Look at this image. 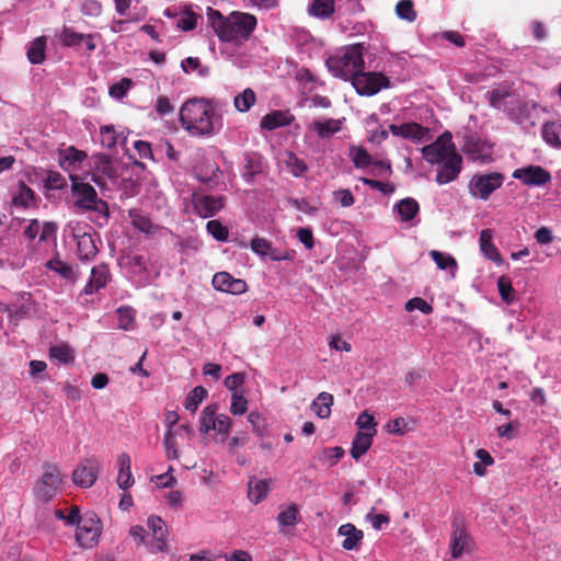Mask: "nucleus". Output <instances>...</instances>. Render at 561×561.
Instances as JSON below:
<instances>
[{
	"label": "nucleus",
	"instance_id": "9d476101",
	"mask_svg": "<svg viewBox=\"0 0 561 561\" xmlns=\"http://www.w3.org/2000/svg\"><path fill=\"white\" fill-rule=\"evenodd\" d=\"M449 131L443 133L434 142L422 148V156L431 164H440L451 151H457Z\"/></svg>",
	"mask_w": 561,
	"mask_h": 561
},
{
	"label": "nucleus",
	"instance_id": "dca6fc26",
	"mask_svg": "<svg viewBox=\"0 0 561 561\" xmlns=\"http://www.w3.org/2000/svg\"><path fill=\"white\" fill-rule=\"evenodd\" d=\"M147 525L153 537V541L147 545L148 550L151 553L164 551L167 548L165 536L168 533L165 523L158 516H150L147 519Z\"/></svg>",
	"mask_w": 561,
	"mask_h": 561
},
{
	"label": "nucleus",
	"instance_id": "aec40b11",
	"mask_svg": "<svg viewBox=\"0 0 561 561\" xmlns=\"http://www.w3.org/2000/svg\"><path fill=\"white\" fill-rule=\"evenodd\" d=\"M337 535L344 537L341 546L344 550H358L364 539V533L353 524L346 523L339 527Z\"/></svg>",
	"mask_w": 561,
	"mask_h": 561
},
{
	"label": "nucleus",
	"instance_id": "7c9ffc66",
	"mask_svg": "<svg viewBox=\"0 0 561 561\" xmlns=\"http://www.w3.org/2000/svg\"><path fill=\"white\" fill-rule=\"evenodd\" d=\"M248 496L250 501L257 504L267 496L270 482L267 480H256L252 478L248 483Z\"/></svg>",
	"mask_w": 561,
	"mask_h": 561
},
{
	"label": "nucleus",
	"instance_id": "c9c22d12",
	"mask_svg": "<svg viewBox=\"0 0 561 561\" xmlns=\"http://www.w3.org/2000/svg\"><path fill=\"white\" fill-rule=\"evenodd\" d=\"M312 128L317 131L320 138H328L342 129V121L334 118H328L323 122L314 121L312 123Z\"/></svg>",
	"mask_w": 561,
	"mask_h": 561
},
{
	"label": "nucleus",
	"instance_id": "052dcab7",
	"mask_svg": "<svg viewBox=\"0 0 561 561\" xmlns=\"http://www.w3.org/2000/svg\"><path fill=\"white\" fill-rule=\"evenodd\" d=\"M45 187L48 190H62L67 186V181L64 175L57 171H48L44 180Z\"/></svg>",
	"mask_w": 561,
	"mask_h": 561
},
{
	"label": "nucleus",
	"instance_id": "37998d69",
	"mask_svg": "<svg viewBox=\"0 0 561 561\" xmlns=\"http://www.w3.org/2000/svg\"><path fill=\"white\" fill-rule=\"evenodd\" d=\"M206 397L207 390L204 387H195L192 391L188 392L185 399V409L194 413Z\"/></svg>",
	"mask_w": 561,
	"mask_h": 561
},
{
	"label": "nucleus",
	"instance_id": "ddd939ff",
	"mask_svg": "<svg viewBox=\"0 0 561 561\" xmlns=\"http://www.w3.org/2000/svg\"><path fill=\"white\" fill-rule=\"evenodd\" d=\"M436 174V182L440 185L455 181L462 170V157L457 151L442 161Z\"/></svg>",
	"mask_w": 561,
	"mask_h": 561
},
{
	"label": "nucleus",
	"instance_id": "a211bd4d",
	"mask_svg": "<svg viewBox=\"0 0 561 561\" xmlns=\"http://www.w3.org/2000/svg\"><path fill=\"white\" fill-rule=\"evenodd\" d=\"M535 107V103H529L520 100L517 96H514L508 101V105L505 106L504 112L512 121L520 124L530 117V114Z\"/></svg>",
	"mask_w": 561,
	"mask_h": 561
},
{
	"label": "nucleus",
	"instance_id": "c85d7f7f",
	"mask_svg": "<svg viewBox=\"0 0 561 561\" xmlns=\"http://www.w3.org/2000/svg\"><path fill=\"white\" fill-rule=\"evenodd\" d=\"M489 104L496 110H503L508 105V101L514 98L508 87H497L486 93Z\"/></svg>",
	"mask_w": 561,
	"mask_h": 561
},
{
	"label": "nucleus",
	"instance_id": "864d4df0",
	"mask_svg": "<svg viewBox=\"0 0 561 561\" xmlns=\"http://www.w3.org/2000/svg\"><path fill=\"white\" fill-rule=\"evenodd\" d=\"M35 199V192L25 184L21 185L20 192L13 197V204L23 208L30 207Z\"/></svg>",
	"mask_w": 561,
	"mask_h": 561
},
{
	"label": "nucleus",
	"instance_id": "7ed1b4c3",
	"mask_svg": "<svg viewBox=\"0 0 561 561\" xmlns=\"http://www.w3.org/2000/svg\"><path fill=\"white\" fill-rule=\"evenodd\" d=\"M363 44H354L341 48L327 59L329 71L336 78L353 81L364 69Z\"/></svg>",
	"mask_w": 561,
	"mask_h": 561
},
{
	"label": "nucleus",
	"instance_id": "1a4fd4ad",
	"mask_svg": "<svg viewBox=\"0 0 561 561\" xmlns=\"http://www.w3.org/2000/svg\"><path fill=\"white\" fill-rule=\"evenodd\" d=\"M352 85L359 95L371 96L381 89L390 87V80L381 72L367 71L364 69L354 78Z\"/></svg>",
	"mask_w": 561,
	"mask_h": 561
},
{
	"label": "nucleus",
	"instance_id": "6e6d98bb",
	"mask_svg": "<svg viewBox=\"0 0 561 561\" xmlns=\"http://www.w3.org/2000/svg\"><path fill=\"white\" fill-rule=\"evenodd\" d=\"M248 410V400L240 391H234L231 394L230 412L233 415H242Z\"/></svg>",
	"mask_w": 561,
	"mask_h": 561
},
{
	"label": "nucleus",
	"instance_id": "412c9836",
	"mask_svg": "<svg viewBox=\"0 0 561 561\" xmlns=\"http://www.w3.org/2000/svg\"><path fill=\"white\" fill-rule=\"evenodd\" d=\"M295 116L288 111H273L261 118L260 125L263 129L274 130L279 127L289 126Z\"/></svg>",
	"mask_w": 561,
	"mask_h": 561
},
{
	"label": "nucleus",
	"instance_id": "5701e85b",
	"mask_svg": "<svg viewBox=\"0 0 561 561\" xmlns=\"http://www.w3.org/2000/svg\"><path fill=\"white\" fill-rule=\"evenodd\" d=\"M77 239V254L79 260L81 261H91L93 260L99 249L95 245V241L90 233L75 234Z\"/></svg>",
	"mask_w": 561,
	"mask_h": 561
},
{
	"label": "nucleus",
	"instance_id": "0eeeda50",
	"mask_svg": "<svg viewBox=\"0 0 561 561\" xmlns=\"http://www.w3.org/2000/svg\"><path fill=\"white\" fill-rule=\"evenodd\" d=\"M102 523L93 512L85 513L82 520L77 525L76 541L81 548H93L101 536Z\"/></svg>",
	"mask_w": 561,
	"mask_h": 561
},
{
	"label": "nucleus",
	"instance_id": "49530a36",
	"mask_svg": "<svg viewBox=\"0 0 561 561\" xmlns=\"http://www.w3.org/2000/svg\"><path fill=\"white\" fill-rule=\"evenodd\" d=\"M497 289H499L502 300L505 304L511 305L516 300L515 289L513 288L512 283L507 277H505V276L499 277Z\"/></svg>",
	"mask_w": 561,
	"mask_h": 561
},
{
	"label": "nucleus",
	"instance_id": "09e8293b",
	"mask_svg": "<svg viewBox=\"0 0 561 561\" xmlns=\"http://www.w3.org/2000/svg\"><path fill=\"white\" fill-rule=\"evenodd\" d=\"M397 15L408 22L416 20V12L412 0H400L396 5Z\"/></svg>",
	"mask_w": 561,
	"mask_h": 561
},
{
	"label": "nucleus",
	"instance_id": "cd10ccee",
	"mask_svg": "<svg viewBox=\"0 0 561 561\" xmlns=\"http://www.w3.org/2000/svg\"><path fill=\"white\" fill-rule=\"evenodd\" d=\"M542 139L554 148H561V118L546 122L541 128Z\"/></svg>",
	"mask_w": 561,
	"mask_h": 561
},
{
	"label": "nucleus",
	"instance_id": "a878e982",
	"mask_svg": "<svg viewBox=\"0 0 561 561\" xmlns=\"http://www.w3.org/2000/svg\"><path fill=\"white\" fill-rule=\"evenodd\" d=\"M118 476H117V484L121 489L127 490L134 484V477L131 474V461L130 457L126 453H122L118 458Z\"/></svg>",
	"mask_w": 561,
	"mask_h": 561
},
{
	"label": "nucleus",
	"instance_id": "680f3d73",
	"mask_svg": "<svg viewBox=\"0 0 561 561\" xmlns=\"http://www.w3.org/2000/svg\"><path fill=\"white\" fill-rule=\"evenodd\" d=\"M174 435L175 432L173 430H168L163 437V445L167 451V456L172 459H178L180 454L176 447Z\"/></svg>",
	"mask_w": 561,
	"mask_h": 561
},
{
	"label": "nucleus",
	"instance_id": "e2e57ef3",
	"mask_svg": "<svg viewBox=\"0 0 561 561\" xmlns=\"http://www.w3.org/2000/svg\"><path fill=\"white\" fill-rule=\"evenodd\" d=\"M233 276L227 272H218L213 276L211 284L216 290L227 293Z\"/></svg>",
	"mask_w": 561,
	"mask_h": 561
},
{
	"label": "nucleus",
	"instance_id": "f3484780",
	"mask_svg": "<svg viewBox=\"0 0 561 561\" xmlns=\"http://www.w3.org/2000/svg\"><path fill=\"white\" fill-rule=\"evenodd\" d=\"M147 525L153 537V541L147 545L148 550L151 553L164 551L167 548L165 536L168 533L165 523L158 516H150L147 519Z\"/></svg>",
	"mask_w": 561,
	"mask_h": 561
},
{
	"label": "nucleus",
	"instance_id": "ea45409f",
	"mask_svg": "<svg viewBox=\"0 0 561 561\" xmlns=\"http://www.w3.org/2000/svg\"><path fill=\"white\" fill-rule=\"evenodd\" d=\"M49 356L60 364H70L75 360L73 350L65 343L53 345L49 348Z\"/></svg>",
	"mask_w": 561,
	"mask_h": 561
},
{
	"label": "nucleus",
	"instance_id": "2eb2a0df",
	"mask_svg": "<svg viewBox=\"0 0 561 561\" xmlns=\"http://www.w3.org/2000/svg\"><path fill=\"white\" fill-rule=\"evenodd\" d=\"M389 130L393 136L410 139L415 142L424 141L430 134V129L427 127L415 122L404 123L401 125L391 124L389 126Z\"/></svg>",
	"mask_w": 561,
	"mask_h": 561
},
{
	"label": "nucleus",
	"instance_id": "c03bdc74",
	"mask_svg": "<svg viewBox=\"0 0 561 561\" xmlns=\"http://www.w3.org/2000/svg\"><path fill=\"white\" fill-rule=\"evenodd\" d=\"M46 265L66 279L76 280L77 278L72 266L59 259L49 260Z\"/></svg>",
	"mask_w": 561,
	"mask_h": 561
},
{
	"label": "nucleus",
	"instance_id": "f03ea898",
	"mask_svg": "<svg viewBox=\"0 0 561 561\" xmlns=\"http://www.w3.org/2000/svg\"><path fill=\"white\" fill-rule=\"evenodd\" d=\"M218 119L211 101L206 99L188 100L180 110L181 125L192 136L213 135Z\"/></svg>",
	"mask_w": 561,
	"mask_h": 561
},
{
	"label": "nucleus",
	"instance_id": "2f4dec72",
	"mask_svg": "<svg viewBox=\"0 0 561 561\" xmlns=\"http://www.w3.org/2000/svg\"><path fill=\"white\" fill-rule=\"evenodd\" d=\"M128 216L130 218V221H131V225L134 226L135 229L144 232V233H147V234H152L154 233L157 230H158V226H156L149 217H147L146 215L141 214L139 210L137 209H130L128 211Z\"/></svg>",
	"mask_w": 561,
	"mask_h": 561
},
{
	"label": "nucleus",
	"instance_id": "39448f33",
	"mask_svg": "<svg viewBox=\"0 0 561 561\" xmlns=\"http://www.w3.org/2000/svg\"><path fill=\"white\" fill-rule=\"evenodd\" d=\"M62 482L59 468L50 462L43 465V473L37 480L34 494L39 501L47 503L51 501L60 490Z\"/></svg>",
	"mask_w": 561,
	"mask_h": 561
},
{
	"label": "nucleus",
	"instance_id": "4468645a",
	"mask_svg": "<svg viewBox=\"0 0 561 561\" xmlns=\"http://www.w3.org/2000/svg\"><path fill=\"white\" fill-rule=\"evenodd\" d=\"M513 178L528 186H541L551 180L550 173L540 165H528L516 169L513 172Z\"/></svg>",
	"mask_w": 561,
	"mask_h": 561
},
{
	"label": "nucleus",
	"instance_id": "e433bc0d",
	"mask_svg": "<svg viewBox=\"0 0 561 561\" xmlns=\"http://www.w3.org/2000/svg\"><path fill=\"white\" fill-rule=\"evenodd\" d=\"M46 38L44 36L35 38L31 42L27 49V59L33 65H39L45 60Z\"/></svg>",
	"mask_w": 561,
	"mask_h": 561
},
{
	"label": "nucleus",
	"instance_id": "de8ad7c7",
	"mask_svg": "<svg viewBox=\"0 0 561 561\" xmlns=\"http://www.w3.org/2000/svg\"><path fill=\"white\" fill-rule=\"evenodd\" d=\"M465 152L469 156V158L473 161H480L482 163H488L491 160L490 153H484L482 151V147L478 141H469L466 144Z\"/></svg>",
	"mask_w": 561,
	"mask_h": 561
},
{
	"label": "nucleus",
	"instance_id": "a18cd8bd",
	"mask_svg": "<svg viewBox=\"0 0 561 561\" xmlns=\"http://www.w3.org/2000/svg\"><path fill=\"white\" fill-rule=\"evenodd\" d=\"M199 15L194 13L191 7H185L182 16L178 20L176 26L182 31H193L197 26Z\"/></svg>",
	"mask_w": 561,
	"mask_h": 561
},
{
	"label": "nucleus",
	"instance_id": "0e129e2a",
	"mask_svg": "<svg viewBox=\"0 0 561 561\" xmlns=\"http://www.w3.org/2000/svg\"><path fill=\"white\" fill-rule=\"evenodd\" d=\"M117 313L119 328L124 330L131 329L135 319V311L130 307H119Z\"/></svg>",
	"mask_w": 561,
	"mask_h": 561
},
{
	"label": "nucleus",
	"instance_id": "8fccbe9b",
	"mask_svg": "<svg viewBox=\"0 0 561 561\" xmlns=\"http://www.w3.org/2000/svg\"><path fill=\"white\" fill-rule=\"evenodd\" d=\"M181 67L185 73L196 71L201 77H206L209 73V68L203 66L197 57L185 58L182 60Z\"/></svg>",
	"mask_w": 561,
	"mask_h": 561
},
{
	"label": "nucleus",
	"instance_id": "bf43d9fd",
	"mask_svg": "<svg viewBox=\"0 0 561 561\" xmlns=\"http://www.w3.org/2000/svg\"><path fill=\"white\" fill-rule=\"evenodd\" d=\"M207 231L218 241H227L229 237V231L227 227H225L218 220H209L206 225Z\"/></svg>",
	"mask_w": 561,
	"mask_h": 561
},
{
	"label": "nucleus",
	"instance_id": "c756f323",
	"mask_svg": "<svg viewBox=\"0 0 561 561\" xmlns=\"http://www.w3.org/2000/svg\"><path fill=\"white\" fill-rule=\"evenodd\" d=\"M335 11L334 0H312L308 7V13L319 19H329Z\"/></svg>",
	"mask_w": 561,
	"mask_h": 561
},
{
	"label": "nucleus",
	"instance_id": "338daca9",
	"mask_svg": "<svg viewBox=\"0 0 561 561\" xmlns=\"http://www.w3.org/2000/svg\"><path fill=\"white\" fill-rule=\"evenodd\" d=\"M405 309L408 311L420 310L424 314H430L433 311V307L423 298L414 297L407 301Z\"/></svg>",
	"mask_w": 561,
	"mask_h": 561
},
{
	"label": "nucleus",
	"instance_id": "603ef678",
	"mask_svg": "<svg viewBox=\"0 0 561 561\" xmlns=\"http://www.w3.org/2000/svg\"><path fill=\"white\" fill-rule=\"evenodd\" d=\"M430 255L440 270L457 268V261L450 254L433 250Z\"/></svg>",
	"mask_w": 561,
	"mask_h": 561
},
{
	"label": "nucleus",
	"instance_id": "f704fd0d",
	"mask_svg": "<svg viewBox=\"0 0 561 561\" xmlns=\"http://www.w3.org/2000/svg\"><path fill=\"white\" fill-rule=\"evenodd\" d=\"M333 404V396L328 392H321L311 404L312 411L320 419H328L331 414V405Z\"/></svg>",
	"mask_w": 561,
	"mask_h": 561
},
{
	"label": "nucleus",
	"instance_id": "a19ab883",
	"mask_svg": "<svg viewBox=\"0 0 561 561\" xmlns=\"http://www.w3.org/2000/svg\"><path fill=\"white\" fill-rule=\"evenodd\" d=\"M348 156L352 159L354 167L357 169L366 168L374 162L373 157L362 146H351Z\"/></svg>",
	"mask_w": 561,
	"mask_h": 561
},
{
	"label": "nucleus",
	"instance_id": "b1692460",
	"mask_svg": "<svg viewBox=\"0 0 561 561\" xmlns=\"http://www.w3.org/2000/svg\"><path fill=\"white\" fill-rule=\"evenodd\" d=\"M377 430L374 432H363L359 431L356 433L351 448V455L355 460H358L363 455L367 453L373 444V437L376 435Z\"/></svg>",
	"mask_w": 561,
	"mask_h": 561
},
{
	"label": "nucleus",
	"instance_id": "13d9d810",
	"mask_svg": "<svg viewBox=\"0 0 561 561\" xmlns=\"http://www.w3.org/2000/svg\"><path fill=\"white\" fill-rule=\"evenodd\" d=\"M119 135L113 126H104L101 128V145L105 148L113 149L117 145Z\"/></svg>",
	"mask_w": 561,
	"mask_h": 561
},
{
	"label": "nucleus",
	"instance_id": "20e7f679",
	"mask_svg": "<svg viewBox=\"0 0 561 561\" xmlns=\"http://www.w3.org/2000/svg\"><path fill=\"white\" fill-rule=\"evenodd\" d=\"M70 179L72 181L71 192L77 198L76 206L81 209L96 211L107 221L110 217L108 204L99 198L95 188L89 183L78 182L75 175H70Z\"/></svg>",
	"mask_w": 561,
	"mask_h": 561
},
{
	"label": "nucleus",
	"instance_id": "bb28decb",
	"mask_svg": "<svg viewBox=\"0 0 561 561\" xmlns=\"http://www.w3.org/2000/svg\"><path fill=\"white\" fill-rule=\"evenodd\" d=\"M492 239H493L492 230L483 229L480 232V238H479L480 249L485 257H488L489 260H491L495 263H501L502 262L501 254H500L497 248L494 245Z\"/></svg>",
	"mask_w": 561,
	"mask_h": 561
},
{
	"label": "nucleus",
	"instance_id": "423d86ee",
	"mask_svg": "<svg viewBox=\"0 0 561 561\" xmlns=\"http://www.w3.org/2000/svg\"><path fill=\"white\" fill-rule=\"evenodd\" d=\"M449 549L453 559L460 558L463 553H472L476 549L474 540L466 527L461 517H455L451 523Z\"/></svg>",
	"mask_w": 561,
	"mask_h": 561
},
{
	"label": "nucleus",
	"instance_id": "6ab92c4d",
	"mask_svg": "<svg viewBox=\"0 0 561 561\" xmlns=\"http://www.w3.org/2000/svg\"><path fill=\"white\" fill-rule=\"evenodd\" d=\"M111 277L108 265L101 263L91 270V277L83 288L84 295H91L94 291L104 288Z\"/></svg>",
	"mask_w": 561,
	"mask_h": 561
},
{
	"label": "nucleus",
	"instance_id": "774afa93",
	"mask_svg": "<svg viewBox=\"0 0 561 561\" xmlns=\"http://www.w3.org/2000/svg\"><path fill=\"white\" fill-rule=\"evenodd\" d=\"M356 425L363 432H374V430H376L377 423L374 416L365 411L358 415Z\"/></svg>",
	"mask_w": 561,
	"mask_h": 561
},
{
	"label": "nucleus",
	"instance_id": "4be33fe9",
	"mask_svg": "<svg viewBox=\"0 0 561 561\" xmlns=\"http://www.w3.org/2000/svg\"><path fill=\"white\" fill-rule=\"evenodd\" d=\"M87 153L82 150H78L73 146H70L58 152L59 165L65 171H72L75 168L87 159Z\"/></svg>",
	"mask_w": 561,
	"mask_h": 561
},
{
	"label": "nucleus",
	"instance_id": "69168bd1",
	"mask_svg": "<svg viewBox=\"0 0 561 561\" xmlns=\"http://www.w3.org/2000/svg\"><path fill=\"white\" fill-rule=\"evenodd\" d=\"M375 507L370 510V512L366 515L365 519L370 522L373 528L375 530H381L383 525H388L390 523V517L388 514L379 513L375 514Z\"/></svg>",
	"mask_w": 561,
	"mask_h": 561
},
{
	"label": "nucleus",
	"instance_id": "3c124183",
	"mask_svg": "<svg viewBox=\"0 0 561 561\" xmlns=\"http://www.w3.org/2000/svg\"><path fill=\"white\" fill-rule=\"evenodd\" d=\"M345 451L342 447H325L321 450L320 460L324 461L329 467L335 466L344 456Z\"/></svg>",
	"mask_w": 561,
	"mask_h": 561
},
{
	"label": "nucleus",
	"instance_id": "f257e3e1",
	"mask_svg": "<svg viewBox=\"0 0 561 561\" xmlns=\"http://www.w3.org/2000/svg\"><path fill=\"white\" fill-rule=\"evenodd\" d=\"M207 20L219 41L236 44L247 42L257 24L251 13L233 11L225 16L210 7L207 9Z\"/></svg>",
	"mask_w": 561,
	"mask_h": 561
},
{
	"label": "nucleus",
	"instance_id": "79ce46f5",
	"mask_svg": "<svg viewBox=\"0 0 561 561\" xmlns=\"http://www.w3.org/2000/svg\"><path fill=\"white\" fill-rule=\"evenodd\" d=\"M284 163L294 176L304 175L308 168L304 160L299 159L294 152L284 153Z\"/></svg>",
	"mask_w": 561,
	"mask_h": 561
},
{
	"label": "nucleus",
	"instance_id": "4c0bfd02",
	"mask_svg": "<svg viewBox=\"0 0 561 561\" xmlns=\"http://www.w3.org/2000/svg\"><path fill=\"white\" fill-rule=\"evenodd\" d=\"M217 411H218L217 404H209L206 408H204V410L201 413V417H199V432L201 433L206 434L209 431L215 428Z\"/></svg>",
	"mask_w": 561,
	"mask_h": 561
},
{
	"label": "nucleus",
	"instance_id": "f8f14e48",
	"mask_svg": "<svg viewBox=\"0 0 561 561\" xmlns=\"http://www.w3.org/2000/svg\"><path fill=\"white\" fill-rule=\"evenodd\" d=\"M100 470L99 460L87 458L72 472V482L80 488H90L98 479Z\"/></svg>",
	"mask_w": 561,
	"mask_h": 561
},
{
	"label": "nucleus",
	"instance_id": "4d7b16f0",
	"mask_svg": "<svg viewBox=\"0 0 561 561\" xmlns=\"http://www.w3.org/2000/svg\"><path fill=\"white\" fill-rule=\"evenodd\" d=\"M60 39L65 46H80L84 41V34L77 33L70 27H64Z\"/></svg>",
	"mask_w": 561,
	"mask_h": 561
},
{
	"label": "nucleus",
	"instance_id": "393cba45",
	"mask_svg": "<svg viewBox=\"0 0 561 561\" xmlns=\"http://www.w3.org/2000/svg\"><path fill=\"white\" fill-rule=\"evenodd\" d=\"M94 169L101 175L114 181L118 178V169L112 158L105 153L93 156Z\"/></svg>",
	"mask_w": 561,
	"mask_h": 561
},
{
	"label": "nucleus",
	"instance_id": "58836bf2",
	"mask_svg": "<svg viewBox=\"0 0 561 561\" xmlns=\"http://www.w3.org/2000/svg\"><path fill=\"white\" fill-rule=\"evenodd\" d=\"M256 102V94L251 88L244 89L233 99V105L238 112H248Z\"/></svg>",
	"mask_w": 561,
	"mask_h": 561
},
{
	"label": "nucleus",
	"instance_id": "473e14b6",
	"mask_svg": "<svg viewBox=\"0 0 561 561\" xmlns=\"http://www.w3.org/2000/svg\"><path fill=\"white\" fill-rule=\"evenodd\" d=\"M402 221L412 220L420 211L419 203L412 197H405L394 205Z\"/></svg>",
	"mask_w": 561,
	"mask_h": 561
},
{
	"label": "nucleus",
	"instance_id": "5fc2aeb1",
	"mask_svg": "<svg viewBox=\"0 0 561 561\" xmlns=\"http://www.w3.org/2000/svg\"><path fill=\"white\" fill-rule=\"evenodd\" d=\"M299 511L296 504L287 506V508L280 512L277 516V522L282 526H295L298 522Z\"/></svg>",
	"mask_w": 561,
	"mask_h": 561
},
{
	"label": "nucleus",
	"instance_id": "6e6552de",
	"mask_svg": "<svg viewBox=\"0 0 561 561\" xmlns=\"http://www.w3.org/2000/svg\"><path fill=\"white\" fill-rule=\"evenodd\" d=\"M503 182L504 175L500 172L474 174L468 183V191L472 197L486 201Z\"/></svg>",
	"mask_w": 561,
	"mask_h": 561
},
{
	"label": "nucleus",
	"instance_id": "72a5a7b5",
	"mask_svg": "<svg viewBox=\"0 0 561 561\" xmlns=\"http://www.w3.org/2000/svg\"><path fill=\"white\" fill-rule=\"evenodd\" d=\"M265 168V162L263 157L257 153H249L244 159V176L248 181H251L254 175L259 173H263Z\"/></svg>",
	"mask_w": 561,
	"mask_h": 561
},
{
	"label": "nucleus",
	"instance_id": "9b49d317",
	"mask_svg": "<svg viewBox=\"0 0 561 561\" xmlns=\"http://www.w3.org/2000/svg\"><path fill=\"white\" fill-rule=\"evenodd\" d=\"M192 204L195 213L202 218L214 217L225 206L222 196L205 195L198 192L192 194Z\"/></svg>",
	"mask_w": 561,
	"mask_h": 561
}]
</instances>
